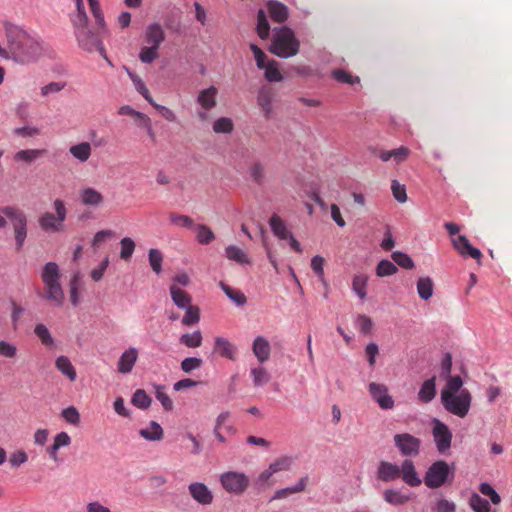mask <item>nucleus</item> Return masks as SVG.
I'll return each instance as SVG.
<instances>
[{
	"label": "nucleus",
	"instance_id": "f257e3e1",
	"mask_svg": "<svg viewBox=\"0 0 512 512\" xmlns=\"http://www.w3.org/2000/svg\"><path fill=\"white\" fill-rule=\"evenodd\" d=\"M7 45L13 58L20 63H28L40 53L39 43L22 28L5 23Z\"/></svg>",
	"mask_w": 512,
	"mask_h": 512
},
{
	"label": "nucleus",
	"instance_id": "f03ea898",
	"mask_svg": "<svg viewBox=\"0 0 512 512\" xmlns=\"http://www.w3.org/2000/svg\"><path fill=\"white\" fill-rule=\"evenodd\" d=\"M401 478L410 487H418L422 480L411 459H404L401 465L389 461H380L377 468V479L382 482H392Z\"/></svg>",
	"mask_w": 512,
	"mask_h": 512
},
{
	"label": "nucleus",
	"instance_id": "7ed1b4c3",
	"mask_svg": "<svg viewBox=\"0 0 512 512\" xmlns=\"http://www.w3.org/2000/svg\"><path fill=\"white\" fill-rule=\"evenodd\" d=\"M60 270L55 262H48L41 271V280L43 282V298L55 306L62 305L64 293L59 283Z\"/></svg>",
	"mask_w": 512,
	"mask_h": 512
},
{
	"label": "nucleus",
	"instance_id": "20e7f679",
	"mask_svg": "<svg viewBox=\"0 0 512 512\" xmlns=\"http://www.w3.org/2000/svg\"><path fill=\"white\" fill-rule=\"evenodd\" d=\"M300 42L288 27L274 29L270 52L280 58H289L299 52Z\"/></svg>",
	"mask_w": 512,
	"mask_h": 512
},
{
	"label": "nucleus",
	"instance_id": "39448f33",
	"mask_svg": "<svg viewBox=\"0 0 512 512\" xmlns=\"http://www.w3.org/2000/svg\"><path fill=\"white\" fill-rule=\"evenodd\" d=\"M52 207L54 212L46 211L39 216L38 225L45 233H62L65 231L68 209L65 202L61 199H55Z\"/></svg>",
	"mask_w": 512,
	"mask_h": 512
},
{
	"label": "nucleus",
	"instance_id": "423d86ee",
	"mask_svg": "<svg viewBox=\"0 0 512 512\" xmlns=\"http://www.w3.org/2000/svg\"><path fill=\"white\" fill-rule=\"evenodd\" d=\"M454 478V467L444 460L433 462L425 472L424 483L430 489H437L451 482Z\"/></svg>",
	"mask_w": 512,
	"mask_h": 512
},
{
	"label": "nucleus",
	"instance_id": "0eeeda50",
	"mask_svg": "<svg viewBox=\"0 0 512 512\" xmlns=\"http://www.w3.org/2000/svg\"><path fill=\"white\" fill-rule=\"evenodd\" d=\"M0 211L11 221L16 250L20 251L23 248L25 239L27 237V216L23 210L16 206H4Z\"/></svg>",
	"mask_w": 512,
	"mask_h": 512
},
{
	"label": "nucleus",
	"instance_id": "6e6552de",
	"mask_svg": "<svg viewBox=\"0 0 512 512\" xmlns=\"http://www.w3.org/2000/svg\"><path fill=\"white\" fill-rule=\"evenodd\" d=\"M441 402L443 407L451 414L464 418L468 415L472 396L467 389H462L458 394L450 395L441 393Z\"/></svg>",
	"mask_w": 512,
	"mask_h": 512
},
{
	"label": "nucleus",
	"instance_id": "1a4fd4ad",
	"mask_svg": "<svg viewBox=\"0 0 512 512\" xmlns=\"http://www.w3.org/2000/svg\"><path fill=\"white\" fill-rule=\"evenodd\" d=\"M431 433L437 451L442 455H446L451 449L453 438L452 432L449 429V427L444 422L440 421L437 418H434L432 420Z\"/></svg>",
	"mask_w": 512,
	"mask_h": 512
},
{
	"label": "nucleus",
	"instance_id": "9d476101",
	"mask_svg": "<svg viewBox=\"0 0 512 512\" xmlns=\"http://www.w3.org/2000/svg\"><path fill=\"white\" fill-rule=\"evenodd\" d=\"M75 34L78 46L86 52H99L101 56L106 58V51L97 33L92 32L89 28L77 31Z\"/></svg>",
	"mask_w": 512,
	"mask_h": 512
},
{
	"label": "nucleus",
	"instance_id": "9b49d317",
	"mask_svg": "<svg viewBox=\"0 0 512 512\" xmlns=\"http://www.w3.org/2000/svg\"><path fill=\"white\" fill-rule=\"evenodd\" d=\"M220 483L225 491L242 494L249 486V478L241 472L229 471L220 475Z\"/></svg>",
	"mask_w": 512,
	"mask_h": 512
},
{
	"label": "nucleus",
	"instance_id": "f8f14e48",
	"mask_svg": "<svg viewBox=\"0 0 512 512\" xmlns=\"http://www.w3.org/2000/svg\"><path fill=\"white\" fill-rule=\"evenodd\" d=\"M394 445L404 457H416L421 450V440L409 433L395 434Z\"/></svg>",
	"mask_w": 512,
	"mask_h": 512
},
{
	"label": "nucleus",
	"instance_id": "ddd939ff",
	"mask_svg": "<svg viewBox=\"0 0 512 512\" xmlns=\"http://www.w3.org/2000/svg\"><path fill=\"white\" fill-rule=\"evenodd\" d=\"M368 391L372 399L377 402L379 407L384 410H390L394 407V400L388 393V387L384 384L371 382L368 385Z\"/></svg>",
	"mask_w": 512,
	"mask_h": 512
},
{
	"label": "nucleus",
	"instance_id": "4468645a",
	"mask_svg": "<svg viewBox=\"0 0 512 512\" xmlns=\"http://www.w3.org/2000/svg\"><path fill=\"white\" fill-rule=\"evenodd\" d=\"M188 492L192 499L202 506H209L213 503V492L202 482L190 483L188 485Z\"/></svg>",
	"mask_w": 512,
	"mask_h": 512
},
{
	"label": "nucleus",
	"instance_id": "2eb2a0df",
	"mask_svg": "<svg viewBox=\"0 0 512 512\" xmlns=\"http://www.w3.org/2000/svg\"><path fill=\"white\" fill-rule=\"evenodd\" d=\"M218 94V89L215 86H210L207 89L201 90L197 97L198 104L205 110L199 111L198 117L201 120L207 119L206 111L213 109L216 104V96Z\"/></svg>",
	"mask_w": 512,
	"mask_h": 512
},
{
	"label": "nucleus",
	"instance_id": "dca6fc26",
	"mask_svg": "<svg viewBox=\"0 0 512 512\" xmlns=\"http://www.w3.org/2000/svg\"><path fill=\"white\" fill-rule=\"evenodd\" d=\"M373 154L383 162L393 160L396 164H400L408 159L410 149L405 146H400L399 148L392 150L375 149Z\"/></svg>",
	"mask_w": 512,
	"mask_h": 512
},
{
	"label": "nucleus",
	"instance_id": "f3484780",
	"mask_svg": "<svg viewBox=\"0 0 512 512\" xmlns=\"http://www.w3.org/2000/svg\"><path fill=\"white\" fill-rule=\"evenodd\" d=\"M454 249L463 257H471L480 260L482 253L479 249L473 247L466 236L459 235L452 239Z\"/></svg>",
	"mask_w": 512,
	"mask_h": 512
},
{
	"label": "nucleus",
	"instance_id": "a211bd4d",
	"mask_svg": "<svg viewBox=\"0 0 512 512\" xmlns=\"http://www.w3.org/2000/svg\"><path fill=\"white\" fill-rule=\"evenodd\" d=\"M138 358V351L136 348H129L125 350L118 362H117V371L121 374H128L133 370V367Z\"/></svg>",
	"mask_w": 512,
	"mask_h": 512
},
{
	"label": "nucleus",
	"instance_id": "6ab92c4d",
	"mask_svg": "<svg viewBox=\"0 0 512 512\" xmlns=\"http://www.w3.org/2000/svg\"><path fill=\"white\" fill-rule=\"evenodd\" d=\"M252 351L260 364L265 363L269 360L271 353L269 341L262 336L256 337L252 345Z\"/></svg>",
	"mask_w": 512,
	"mask_h": 512
},
{
	"label": "nucleus",
	"instance_id": "aec40b11",
	"mask_svg": "<svg viewBox=\"0 0 512 512\" xmlns=\"http://www.w3.org/2000/svg\"><path fill=\"white\" fill-rule=\"evenodd\" d=\"M273 91L270 87H262L257 95V104L264 117L269 118L272 113Z\"/></svg>",
	"mask_w": 512,
	"mask_h": 512
},
{
	"label": "nucleus",
	"instance_id": "412c9836",
	"mask_svg": "<svg viewBox=\"0 0 512 512\" xmlns=\"http://www.w3.org/2000/svg\"><path fill=\"white\" fill-rule=\"evenodd\" d=\"M164 40L165 32L160 24L153 23L146 28L145 41L150 44V46L159 48Z\"/></svg>",
	"mask_w": 512,
	"mask_h": 512
},
{
	"label": "nucleus",
	"instance_id": "4be33fe9",
	"mask_svg": "<svg viewBox=\"0 0 512 512\" xmlns=\"http://www.w3.org/2000/svg\"><path fill=\"white\" fill-rule=\"evenodd\" d=\"M267 10L274 22L283 23L288 18V8L278 1H268Z\"/></svg>",
	"mask_w": 512,
	"mask_h": 512
},
{
	"label": "nucleus",
	"instance_id": "5701e85b",
	"mask_svg": "<svg viewBox=\"0 0 512 512\" xmlns=\"http://www.w3.org/2000/svg\"><path fill=\"white\" fill-rule=\"evenodd\" d=\"M436 396V377L433 376L423 382L419 392L418 398L422 403L431 402Z\"/></svg>",
	"mask_w": 512,
	"mask_h": 512
},
{
	"label": "nucleus",
	"instance_id": "b1692460",
	"mask_svg": "<svg viewBox=\"0 0 512 512\" xmlns=\"http://www.w3.org/2000/svg\"><path fill=\"white\" fill-rule=\"evenodd\" d=\"M215 351L222 357L228 358L230 360H235L237 349L227 339L217 337L215 339Z\"/></svg>",
	"mask_w": 512,
	"mask_h": 512
},
{
	"label": "nucleus",
	"instance_id": "393cba45",
	"mask_svg": "<svg viewBox=\"0 0 512 512\" xmlns=\"http://www.w3.org/2000/svg\"><path fill=\"white\" fill-rule=\"evenodd\" d=\"M139 435L148 441H160L163 439L164 431L160 424L156 421H151L149 427L139 430Z\"/></svg>",
	"mask_w": 512,
	"mask_h": 512
},
{
	"label": "nucleus",
	"instance_id": "a878e982",
	"mask_svg": "<svg viewBox=\"0 0 512 512\" xmlns=\"http://www.w3.org/2000/svg\"><path fill=\"white\" fill-rule=\"evenodd\" d=\"M80 199L84 205L89 206H98L103 202L102 194L90 187L81 190Z\"/></svg>",
	"mask_w": 512,
	"mask_h": 512
},
{
	"label": "nucleus",
	"instance_id": "bb28decb",
	"mask_svg": "<svg viewBox=\"0 0 512 512\" xmlns=\"http://www.w3.org/2000/svg\"><path fill=\"white\" fill-rule=\"evenodd\" d=\"M55 366L71 382H74L76 380V377H77L76 370L68 357L59 356L55 361Z\"/></svg>",
	"mask_w": 512,
	"mask_h": 512
},
{
	"label": "nucleus",
	"instance_id": "cd10ccee",
	"mask_svg": "<svg viewBox=\"0 0 512 512\" xmlns=\"http://www.w3.org/2000/svg\"><path fill=\"white\" fill-rule=\"evenodd\" d=\"M69 153L80 162H86L92 154L91 145L88 142L72 145L69 148Z\"/></svg>",
	"mask_w": 512,
	"mask_h": 512
},
{
	"label": "nucleus",
	"instance_id": "c85d7f7f",
	"mask_svg": "<svg viewBox=\"0 0 512 512\" xmlns=\"http://www.w3.org/2000/svg\"><path fill=\"white\" fill-rule=\"evenodd\" d=\"M307 483L308 477L304 476L293 487L277 490L271 500L286 498L290 494L302 492L305 490Z\"/></svg>",
	"mask_w": 512,
	"mask_h": 512
},
{
	"label": "nucleus",
	"instance_id": "c756f323",
	"mask_svg": "<svg viewBox=\"0 0 512 512\" xmlns=\"http://www.w3.org/2000/svg\"><path fill=\"white\" fill-rule=\"evenodd\" d=\"M271 230L279 239H287L291 232L287 229L284 221L276 214H273L269 220Z\"/></svg>",
	"mask_w": 512,
	"mask_h": 512
},
{
	"label": "nucleus",
	"instance_id": "7c9ffc66",
	"mask_svg": "<svg viewBox=\"0 0 512 512\" xmlns=\"http://www.w3.org/2000/svg\"><path fill=\"white\" fill-rule=\"evenodd\" d=\"M46 153L44 149H26L20 150L14 154V159L17 162L32 163L40 156Z\"/></svg>",
	"mask_w": 512,
	"mask_h": 512
},
{
	"label": "nucleus",
	"instance_id": "2f4dec72",
	"mask_svg": "<svg viewBox=\"0 0 512 512\" xmlns=\"http://www.w3.org/2000/svg\"><path fill=\"white\" fill-rule=\"evenodd\" d=\"M225 256L229 260L235 261L241 265L250 263V260L245 251L235 245H229L225 248Z\"/></svg>",
	"mask_w": 512,
	"mask_h": 512
},
{
	"label": "nucleus",
	"instance_id": "473e14b6",
	"mask_svg": "<svg viewBox=\"0 0 512 512\" xmlns=\"http://www.w3.org/2000/svg\"><path fill=\"white\" fill-rule=\"evenodd\" d=\"M367 283H368V276L363 273L356 274L353 277L352 289L361 300L366 298Z\"/></svg>",
	"mask_w": 512,
	"mask_h": 512
},
{
	"label": "nucleus",
	"instance_id": "72a5a7b5",
	"mask_svg": "<svg viewBox=\"0 0 512 512\" xmlns=\"http://www.w3.org/2000/svg\"><path fill=\"white\" fill-rule=\"evenodd\" d=\"M417 292L421 299L428 300L433 294V281L429 277H420L417 281Z\"/></svg>",
	"mask_w": 512,
	"mask_h": 512
},
{
	"label": "nucleus",
	"instance_id": "f704fd0d",
	"mask_svg": "<svg viewBox=\"0 0 512 512\" xmlns=\"http://www.w3.org/2000/svg\"><path fill=\"white\" fill-rule=\"evenodd\" d=\"M384 500L392 505H403L410 500V497L404 495L401 491L395 489H387L383 493Z\"/></svg>",
	"mask_w": 512,
	"mask_h": 512
},
{
	"label": "nucleus",
	"instance_id": "c9c22d12",
	"mask_svg": "<svg viewBox=\"0 0 512 512\" xmlns=\"http://www.w3.org/2000/svg\"><path fill=\"white\" fill-rule=\"evenodd\" d=\"M463 380L460 376H449L446 377V384L441 390V393H447L450 395L458 394L462 390Z\"/></svg>",
	"mask_w": 512,
	"mask_h": 512
},
{
	"label": "nucleus",
	"instance_id": "e433bc0d",
	"mask_svg": "<svg viewBox=\"0 0 512 512\" xmlns=\"http://www.w3.org/2000/svg\"><path fill=\"white\" fill-rule=\"evenodd\" d=\"M170 293L174 303L180 308L186 307L191 302L190 296L174 284L170 287Z\"/></svg>",
	"mask_w": 512,
	"mask_h": 512
},
{
	"label": "nucleus",
	"instance_id": "4c0bfd02",
	"mask_svg": "<svg viewBox=\"0 0 512 512\" xmlns=\"http://www.w3.org/2000/svg\"><path fill=\"white\" fill-rule=\"evenodd\" d=\"M257 34L262 40H266L270 34V25L264 10L260 9L257 14Z\"/></svg>",
	"mask_w": 512,
	"mask_h": 512
},
{
	"label": "nucleus",
	"instance_id": "58836bf2",
	"mask_svg": "<svg viewBox=\"0 0 512 512\" xmlns=\"http://www.w3.org/2000/svg\"><path fill=\"white\" fill-rule=\"evenodd\" d=\"M469 505L474 512H496L492 511L488 500L474 493L469 500Z\"/></svg>",
	"mask_w": 512,
	"mask_h": 512
},
{
	"label": "nucleus",
	"instance_id": "ea45409f",
	"mask_svg": "<svg viewBox=\"0 0 512 512\" xmlns=\"http://www.w3.org/2000/svg\"><path fill=\"white\" fill-rule=\"evenodd\" d=\"M250 374L253 378V384L255 387L266 385L271 380L270 374L263 367L252 368Z\"/></svg>",
	"mask_w": 512,
	"mask_h": 512
},
{
	"label": "nucleus",
	"instance_id": "a19ab883",
	"mask_svg": "<svg viewBox=\"0 0 512 512\" xmlns=\"http://www.w3.org/2000/svg\"><path fill=\"white\" fill-rule=\"evenodd\" d=\"M151 401V397L143 389H137L131 399L132 404L140 409H147Z\"/></svg>",
	"mask_w": 512,
	"mask_h": 512
},
{
	"label": "nucleus",
	"instance_id": "79ce46f5",
	"mask_svg": "<svg viewBox=\"0 0 512 512\" xmlns=\"http://www.w3.org/2000/svg\"><path fill=\"white\" fill-rule=\"evenodd\" d=\"M196 238L200 244L206 245L212 242L215 238L214 232L205 224H198L196 226Z\"/></svg>",
	"mask_w": 512,
	"mask_h": 512
},
{
	"label": "nucleus",
	"instance_id": "37998d69",
	"mask_svg": "<svg viewBox=\"0 0 512 512\" xmlns=\"http://www.w3.org/2000/svg\"><path fill=\"white\" fill-rule=\"evenodd\" d=\"M69 17L74 28V33L79 30L88 28V16L85 11L75 12L70 14Z\"/></svg>",
	"mask_w": 512,
	"mask_h": 512
},
{
	"label": "nucleus",
	"instance_id": "c03bdc74",
	"mask_svg": "<svg viewBox=\"0 0 512 512\" xmlns=\"http://www.w3.org/2000/svg\"><path fill=\"white\" fill-rule=\"evenodd\" d=\"M233 129V121L228 117H220L213 123V131L218 134H228L231 133Z\"/></svg>",
	"mask_w": 512,
	"mask_h": 512
},
{
	"label": "nucleus",
	"instance_id": "a18cd8bd",
	"mask_svg": "<svg viewBox=\"0 0 512 512\" xmlns=\"http://www.w3.org/2000/svg\"><path fill=\"white\" fill-rule=\"evenodd\" d=\"M265 70V78L269 82H280L282 81L283 77L281 72L279 71L277 67L276 61L272 60L268 62L265 67L263 68Z\"/></svg>",
	"mask_w": 512,
	"mask_h": 512
},
{
	"label": "nucleus",
	"instance_id": "49530a36",
	"mask_svg": "<svg viewBox=\"0 0 512 512\" xmlns=\"http://www.w3.org/2000/svg\"><path fill=\"white\" fill-rule=\"evenodd\" d=\"M149 263L152 270L156 274H160L162 271L163 254L160 250L152 248L149 250Z\"/></svg>",
	"mask_w": 512,
	"mask_h": 512
},
{
	"label": "nucleus",
	"instance_id": "de8ad7c7",
	"mask_svg": "<svg viewBox=\"0 0 512 512\" xmlns=\"http://www.w3.org/2000/svg\"><path fill=\"white\" fill-rule=\"evenodd\" d=\"M397 267L389 260H381L376 267V275L378 277H386L394 275L397 272Z\"/></svg>",
	"mask_w": 512,
	"mask_h": 512
},
{
	"label": "nucleus",
	"instance_id": "09e8293b",
	"mask_svg": "<svg viewBox=\"0 0 512 512\" xmlns=\"http://www.w3.org/2000/svg\"><path fill=\"white\" fill-rule=\"evenodd\" d=\"M220 286L224 293L237 305H241L246 302V297L240 290L234 289L223 282L220 283Z\"/></svg>",
	"mask_w": 512,
	"mask_h": 512
},
{
	"label": "nucleus",
	"instance_id": "8fccbe9b",
	"mask_svg": "<svg viewBox=\"0 0 512 512\" xmlns=\"http://www.w3.org/2000/svg\"><path fill=\"white\" fill-rule=\"evenodd\" d=\"M120 245H121L120 258L125 261H128L134 253L135 246H136L135 242L130 237H124L123 239H121Z\"/></svg>",
	"mask_w": 512,
	"mask_h": 512
},
{
	"label": "nucleus",
	"instance_id": "3c124183",
	"mask_svg": "<svg viewBox=\"0 0 512 512\" xmlns=\"http://www.w3.org/2000/svg\"><path fill=\"white\" fill-rule=\"evenodd\" d=\"M180 342L190 348L199 347L202 343L201 332L195 331L193 333L183 334L180 338Z\"/></svg>",
	"mask_w": 512,
	"mask_h": 512
},
{
	"label": "nucleus",
	"instance_id": "603ef678",
	"mask_svg": "<svg viewBox=\"0 0 512 512\" xmlns=\"http://www.w3.org/2000/svg\"><path fill=\"white\" fill-rule=\"evenodd\" d=\"M391 257L397 265L404 269L414 268V262L412 258L406 253L395 251L392 253Z\"/></svg>",
	"mask_w": 512,
	"mask_h": 512
},
{
	"label": "nucleus",
	"instance_id": "864d4df0",
	"mask_svg": "<svg viewBox=\"0 0 512 512\" xmlns=\"http://www.w3.org/2000/svg\"><path fill=\"white\" fill-rule=\"evenodd\" d=\"M158 49L155 46L142 47L139 53V59L143 63H152L159 57Z\"/></svg>",
	"mask_w": 512,
	"mask_h": 512
},
{
	"label": "nucleus",
	"instance_id": "5fc2aeb1",
	"mask_svg": "<svg viewBox=\"0 0 512 512\" xmlns=\"http://www.w3.org/2000/svg\"><path fill=\"white\" fill-rule=\"evenodd\" d=\"M292 465V457L290 456H282L273 461L269 467L272 472L278 473L280 471L288 470Z\"/></svg>",
	"mask_w": 512,
	"mask_h": 512
},
{
	"label": "nucleus",
	"instance_id": "6e6d98bb",
	"mask_svg": "<svg viewBox=\"0 0 512 512\" xmlns=\"http://www.w3.org/2000/svg\"><path fill=\"white\" fill-rule=\"evenodd\" d=\"M130 78L136 88V90L148 101L150 104L153 103V98L150 95L148 88L142 79L136 75L130 74Z\"/></svg>",
	"mask_w": 512,
	"mask_h": 512
},
{
	"label": "nucleus",
	"instance_id": "4d7b16f0",
	"mask_svg": "<svg viewBox=\"0 0 512 512\" xmlns=\"http://www.w3.org/2000/svg\"><path fill=\"white\" fill-rule=\"evenodd\" d=\"M169 219L172 224L179 225L188 229H192L194 227V221L191 217L186 215H180L176 213H170Z\"/></svg>",
	"mask_w": 512,
	"mask_h": 512
},
{
	"label": "nucleus",
	"instance_id": "13d9d810",
	"mask_svg": "<svg viewBox=\"0 0 512 512\" xmlns=\"http://www.w3.org/2000/svg\"><path fill=\"white\" fill-rule=\"evenodd\" d=\"M479 491L483 495L488 496L494 505H499L501 503L500 495L489 483H481L479 486Z\"/></svg>",
	"mask_w": 512,
	"mask_h": 512
},
{
	"label": "nucleus",
	"instance_id": "bf43d9fd",
	"mask_svg": "<svg viewBox=\"0 0 512 512\" xmlns=\"http://www.w3.org/2000/svg\"><path fill=\"white\" fill-rule=\"evenodd\" d=\"M391 190L393 197L400 203H404L407 201V193L405 185L400 184L397 180H392L391 182Z\"/></svg>",
	"mask_w": 512,
	"mask_h": 512
},
{
	"label": "nucleus",
	"instance_id": "052dcab7",
	"mask_svg": "<svg viewBox=\"0 0 512 512\" xmlns=\"http://www.w3.org/2000/svg\"><path fill=\"white\" fill-rule=\"evenodd\" d=\"M155 396L166 411H170L173 409V401L171 400L169 395L164 391V388L162 386L156 387Z\"/></svg>",
	"mask_w": 512,
	"mask_h": 512
},
{
	"label": "nucleus",
	"instance_id": "680f3d73",
	"mask_svg": "<svg viewBox=\"0 0 512 512\" xmlns=\"http://www.w3.org/2000/svg\"><path fill=\"white\" fill-rule=\"evenodd\" d=\"M61 415L69 424L76 426L80 423V414L74 406L63 409Z\"/></svg>",
	"mask_w": 512,
	"mask_h": 512
},
{
	"label": "nucleus",
	"instance_id": "e2e57ef3",
	"mask_svg": "<svg viewBox=\"0 0 512 512\" xmlns=\"http://www.w3.org/2000/svg\"><path fill=\"white\" fill-rule=\"evenodd\" d=\"M80 287V276L74 274L70 281V301L76 306L79 303L78 289Z\"/></svg>",
	"mask_w": 512,
	"mask_h": 512
},
{
	"label": "nucleus",
	"instance_id": "0e129e2a",
	"mask_svg": "<svg viewBox=\"0 0 512 512\" xmlns=\"http://www.w3.org/2000/svg\"><path fill=\"white\" fill-rule=\"evenodd\" d=\"M28 460V455L24 450H17L10 454L9 463L13 468H18Z\"/></svg>",
	"mask_w": 512,
	"mask_h": 512
},
{
	"label": "nucleus",
	"instance_id": "69168bd1",
	"mask_svg": "<svg viewBox=\"0 0 512 512\" xmlns=\"http://www.w3.org/2000/svg\"><path fill=\"white\" fill-rule=\"evenodd\" d=\"M434 512H455L456 504L445 498L438 499L434 506Z\"/></svg>",
	"mask_w": 512,
	"mask_h": 512
},
{
	"label": "nucleus",
	"instance_id": "338daca9",
	"mask_svg": "<svg viewBox=\"0 0 512 512\" xmlns=\"http://www.w3.org/2000/svg\"><path fill=\"white\" fill-rule=\"evenodd\" d=\"M201 365L202 359L196 357H188L181 362V369L185 373H190L191 371L200 368Z\"/></svg>",
	"mask_w": 512,
	"mask_h": 512
},
{
	"label": "nucleus",
	"instance_id": "774afa93",
	"mask_svg": "<svg viewBox=\"0 0 512 512\" xmlns=\"http://www.w3.org/2000/svg\"><path fill=\"white\" fill-rule=\"evenodd\" d=\"M249 174L252 180L260 184L264 177V166L260 162L254 163L250 169Z\"/></svg>",
	"mask_w": 512,
	"mask_h": 512
}]
</instances>
